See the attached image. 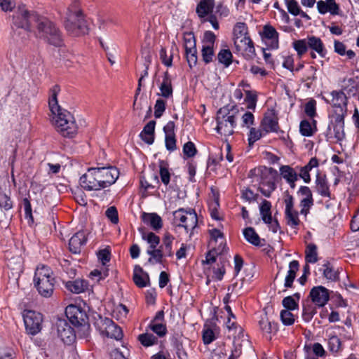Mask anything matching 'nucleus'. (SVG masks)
I'll use <instances>...</instances> for the list:
<instances>
[{"label":"nucleus","mask_w":359,"mask_h":359,"mask_svg":"<svg viewBox=\"0 0 359 359\" xmlns=\"http://www.w3.org/2000/svg\"><path fill=\"white\" fill-rule=\"evenodd\" d=\"M273 172H276L271 168L260 166L250 170L248 174L252 182L258 186L261 193L266 197H269L276 188Z\"/></svg>","instance_id":"obj_6"},{"label":"nucleus","mask_w":359,"mask_h":359,"mask_svg":"<svg viewBox=\"0 0 359 359\" xmlns=\"http://www.w3.org/2000/svg\"><path fill=\"white\" fill-rule=\"evenodd\" d=\"M215 34L211 31H206L203 35L202 46H215Z\"/></svg>","instance_id":"obj_61"},{"label":"nucleus","mask_w":359,"mask_h":359,"mask_svg":"<svg viewBox=\"0 0 359 359\" xmlns=\"http://www.w3.org/2000/svg\"><path fill=\"white\" fill-rule=\"evenodd\" d=\"M129 356V351L125 346H122L121 348H114L110 352V357L112 359H127Z\"/></svg>","instance_id":"obj_54"},{"label":"nucleus","mask_w":359,"mask_h":359,"mask_svg":"<svg viewBox=\"0 0 359 359\" xmlns=\"http://www.w3.org/2000/svg\"><path fill=\"white\" fill-rule=\"evenodd\" d=\"M143 222L149 226L154 231H158L163 227L161 217L156 213L144 212L142 215Z\"/></svg>","instance_id":"obj_26"},{"label":"nucleus","mask_w":359,"mask_h":359,"mask_svg":"<svg viewBox=\"0 0 359 359\" xmlns=\"http://www.w3.org/2000/svg\"><path fill=\"white\" fill-rule=\"evenodd\" d=\"M22 316L26 330L29 334L35 335L41 331L43 318L40 313L27 310L23 312Z\"/></svg>","instance_id":"obj_13"},{"label":"nucleus","mask_w":359,"mask_h":359,"mask_svg":"<svg viewBox=\"0 0 359 359\" xmlns=\"http://www.w3.org/2000/svg\"><path fill=\"white\" fill-rule=\"evenodd\" d=\"M13 25L25 32L22 37L26 40L32 28L36 25L39 37L44 38L50 43L59 46L62 43L60 32L55 25L45 18H40L36 12L29 11L25 6H19L13 17Z\"/></svg>","instance_id":"obj_1"},{"label":"nucleus","mask_w":359,"mask_h":359,"mask_svg":"<svg viewBox=\"0 0 359 359\" xmlns=\"http://www.w3.org/2000/svg\"><path fill=\"white\" fill-rule=\"evenodd\" d=\"M234 45L236 51L245 58H250L255 54V47L250 37L235 40Z\"/></svg>","instance_id":"obj_21"},{"label":"nucleus","mask_w":359,"mask_h":359,"mask_svg":"<svg viewBox=\"0 0 359 359\" xmlns=\"http://www.w3.org/2000/svg\"><path fill=\"white\" fill-rule=\"evenodd\" d=\"M8 266L16 273L22 271V259L20 257H13L8 260Z\"/></svg>","instance_id":"obj_58"},{"label":"nucleus","mask_w":359,"mask_h":359,"mask_svg":"<svg viewBox=\"0 0 359 359\" xmlns=\"http://www.w3.org/2000/svg\"><path fill=\"white\" fill-rule=\"evenodd\" d=\"M299 264L298 261L293 260L289 264V269L285 278L284 286L287 288L292 287L294 280L296 278L297 272L299 270Z\"/></svg>","instance_id":"obj_33"},{"label":"nucleus","mask_w":359,"mask_h":359,"mask_svg":"<svg viewBox=\"0 0 359 359\" xmlns=\"http://www.w3.org/2000/svg\"><path fill=\"white\" fill-rule=\"evenodd\" d=\"M34 283L42 297H50L53 293L55 284L51 269L45 265L39 266L35 271Z\"/></svg>","instance_id":"obj_8"},{"label":"nucleus","mask_w":359,"mask_h":359,"mask_svg":"<svg viewBox=\"0 0 359 359\" xmlns=\"http://www.w3.org/2000/svg\"><path fill=\"white\" fill-rule=\"evenodd\" d=\"M259 326L263 334L269 339H271L272 334L277 332L276 324L271 322L266 313L261 315L259 320Z\"/></svg>","instance_id":"obj_24"},{"label":"nucleus","mask_w":359,"mask_h":359,"mask_svg":"<svg viewBox=\"0 0 359 359\" xmlns=\"http://www.w3.org/2000/svg\"><path fill=\"white\" fill-rule=\"evenodd\" d=\"M273 172H276L271 168L260 166L250 170L248 174L252 182L258 186L261 193L266 197H269L276 188Z\"/></svg>","instance_id":"obj_4"},{"label":"nucleus","mask_w":359,"mask_h":359,"mask_svg":"<svg viewBox=\"0 0 359 359\" xmlns=\"http://www.w3.org/2000/svg\"><path fill=\"white\" fill-rule=\"evenodd\" d=\"M166 102L163 99H158L154 105V116L160 118L165 110Z\"/></svg>","instance_id":"obj_60"},{"label":"nucleus","mask_w":359,"mask_h":359,"mask_svg":"<svg viewBox=\"0 0 359 359\" xmlns=\"http://www.w3.org/2000/svg\"><path fill=\"white\" fill-rule=\"evenodd\" d=\"M118 176L114 167L90 168L80 177L79 184L86 191H99L114 184Z\"/></svg>","instance_id":"obj_3"},{"label":"nucleus","mask_w":359,"mask_h":359,"mask_svg":"<svg viewBox=\"0 0 359 359\" xmlns=\"http://www.w3.org/2000/svg\"><path fill=\"white\" fill-rule=\"evenodd\" d=\"M225 326L228 330L229 337H233L234 339H236L243 336V328L236 323V318L233 319L231 316L227 317Z\"/></svg>","instance_id":"obj_27"},{"label":"nucleus","mask_w":359,"mask_h":359,"mask_svg":"<svg viewBox=\"0 0 359 359\" xmlns=\"http://www.w3.org/2000/svg\"><path fill=\"white\" fill-rule=\"evenodd\" d=\"M149 327L160 337H164L167 333L166 325L162 323L151 322Z\"/></svg>","instance_id":"obj_51"},{"label":"nucleus","mask_w":359,"mask_h":359,"mask_svg":"<svg viewBox=\"0 0 359 359\" xmlns=\"http://www.w3.org/2000/svg\"><path fill=\"white\" fill-rule=\"evenodd\" d=\"M280 317L283 324L286 326L292 325L295 321V316L292 313V311L282 310Z\"/></svg>","instance_id":"obj_52"},{"label":"nucleus","mask_w":359,"mask_h":359,"mask_svg":"<svg viewBox=\"0 0 359 359\" xmlns=\"http://www.w3.org/2000/svg\"><path fill=\"white\" fill-rule=\"evenodd\" d=\"M280 176L286 181H292V179H299V175L295 169L290 165H281L279 168Z\"/></svg>","instance_id":"obj_39"},{"label":"nucleus","mask_w":359,"mask_h":359,"mask_svg":"<svg viewBox=\"0 0 359 359\" xmlns=\"http://www.w3.org/2000/svg\"><path fill=\"white\" fill-rule=\"evenodd\" d=\"M147 254L149 255L148 262L151 264L162 263L163 257L165 256L161 248L147 249Z\"/></svg>","instance_id":"obj_41"},{"label":"nucleus","mask_w":359,"mask_h":359,"mask_svg":"<svg viewBox=\"0 0 359 359\" xmlns=\"http://www.w3.org/2000/svg\"><path fill=\"white\" fill-rule=\"evenodd\" d=\"M58 337L65 344H72L75 338V332L69 323L64 319H59L56 323Z\"/></svg>","instance_id":"obj_18"},{"label":"nucleus","mask_w":359,"mask_h":359,"mask_svg":"<svg viewBox=\"0 0 359 359\" xmlns=\"http://www.w3.org/2000/svg\"><path fill=\"white\" fill-rule=\"evenodd\" d=\"M60 90V87L57 85L50 90L48 106L50 111V122L62 137L73 138L78 133L79 126L74 115L59 105L57 95Z\"/></svg>","instance_id":"obj_2"},{"label":"nucleus","mask_w":359,"mask_h":359,"mask_svg":"<svg viewBox=\"0 0 359 359\" xmlns=\"http://www.w3.org/2000/svg\"><path fill=\"white\" fill-rule=\"evenodd\" d=\"M215 332L212 327L205 325L203 330V340L204 344H209L215 339Z\"/></svg>","instance_id":"obj_53"},{"label":"nucleus","mask_w":359,"mask_h":359,"mask_svg":"<svg viewBox=\"0 0 359 359\" xmlns=\"http://www.w3.org/2000/svg\"><path fill=\"white\" fill-rule=\"evenodd\" d=\"M160 93L159 95L162 96L163 98L169 99L172 97V86L171 79L168 76V74L166 72L163 76L162 83L159 86Z\"/></svg>","instance_id":"obj_32"},{"label":"nucleus","mask_w":359,"mask_h":359,"mask_svg":"<svg viewBox=\"0 0 359 359\" xmlns=\"http://www.w3.org/2000/svg\"><path fill=\"white\" fill-rule=\"evenodd\" d=\"M315 182L316 191L321 196L331 198L330 187L325 175L318 174Z\"/></svg>","instance_id":"obj_28"},{"label":"nucleus","mask_w":359,"mask_h":359,"mask_svg":"<svg viewBox=\"0 0 359 359\" xmlns=\"http://www.w3.org/2000/svg\"><path fill=\"white\" fill-rule=\"evenodd\" d=\"M184 41L185 51L196 49L195 37L192 33L184 34Z\"/></svg>","instance_id":"obj_57"},{"label":"nucleus","mask_w":359,"mask_h":359,"mask_svg":"<svg viewBox=\"0 0 359 359\" xmlns=\"http://www.w3.org/2000/svg\"><path fill=\"white\" fill-rule=\"evenodd\" d=\"M65 287L70 292L75 294H79L83 292L88 289V283L85 280L76 279L74 280L67 282Z\"/></svg>","instance_id":"obj_30"},{"label":"nucleus","mask_w":359,"mask_h":359,"mask_svg":"<svg viewBox=\"0 0 359 359\" xmlns=\"http://www.w3.org/2000/svg\"><path fill=\"white\" fill-rule=\"evenodd\" d=\"M262 136V132L255 128H251L248 135V142L250 144H252L259 140Z\"/></svg>","instance_id":"obj_64"},{"label":"nucleus","mask_w":359,"mask_h":359,"mask_svg":"<svg viewBox=\"0 0 359 359\" xmlns=\"http://www.w3.org/2000/svg\"><path fill=\"white\" fill-rule=\"evenodd\" d=\"M262 39L268 48L276 50L279 47V34L271 25H265L262 32Z\"/></svg>","instance_id":"obj_19"},{"label":"nucleus","mask_w":359,"mask_h":359,"mask_svg":"<svg viewBox=\"0 0 359 359\" xmlns=\"http://www.w3.org/2000/svg\"><path fill=\"white\" fill-rule=\"evenodd\" d=\"M175 238L172 235L169 233H165L163 238V244L159 248L163 250L165 257L173 256V252L172 250V245Z\"/></svg>","instance_id":"obj_36"},{"label":"nucleus","mask_w":359,"mask_h":359,"mask_svg":"<svg viewBox=\"0 0 359 359\" xmlns=\"http://www.w3.org/2000/svg\"><path fill=\"white\" fill-rule=\"evenodd\" d=\"M260 127L265 133L278 132V118L275 109H270L265 112Z\"/></svg>","instance_id":"obj_17"},{"label":"nucleus","mask_w":359,"mask_h":359,"mask_svg":"<svg viewBox=\"0 0 359 359\" xmlns=\"http://www.w3.org/2000/svg\"><path fill=\"white\" fill-rule=\"evenodd\" d=\"M316 71L315 67L310 66L304 72L303 81L306 82V86L309 88H311L313 82L316 80Z\"/></svg>","instance_id":"obj_47"},{"label":"nucleus","mask_w":359,"mask_h":359,"mask_svg":"<svg viewBox=\"0 0 359 359\" xmlns=\"http://www.w3.org/2000/svg\"><path fill=\"white\" fill-rule=\"evenodd\" d=\"M186 57L187 60L189 64V66L192 68L193 67L196 66L198 61L197 57V50H186Z\"/></svg>","instance_id":"obj_62"},{"label":"nucleus","mask_w":359,"mask_h":359,"mask_svg":"<svg viewBox=\"0 0 359 359\" xmlns=\"http://www.w3.org/2000/svg\"><path fill=\"white\" fill-rule=\"evenodd\" d=\"M128 312L129 311L128 308L125 305L121 304L115 307L113 311L112 316L117 320L123 322L126 320Z\"/></svg>","instance_id":"obj_45"},{"label":"nucleus","mask_w":359,"mask_h":359,"mask_svg":"<svg viewBox=\"0 0 359 359\" xmlns=\"http://www.w3.org/2000/svg\"><path fill=\"white\" fill-rule=\"evenodd\" d=\"M138 340L142 346L146 347L151 346L156 344L158 341L157 338L151 333H144L140 334L138 337Z\"/></svg>","instance_id":"obj_49"},{"label":"nucleus","mask_w":359,"mask_h":359,"mask_svg":"<svg viewBox=\"0 0 359 359\" xmlns=\"http://www.w3.org/2000/svg\"><path fill=\"white\" fill-rule=\"evenodd\" d=\"M299 299V293H295L292 296L286 297L282 301L283 306L285 308V310L294 311L298 309Z\"/></svg>","instance_id":"obj_37"},{"label":"nucleus","mask_w":359,"mask_h":359,"mask_svg":"<svg viewBox=\"0 0 359 359\" xmlns=\"http://www.w3.org/2000/svg\"><path fill=\"white\" fill-rule=\"evenodd\" d=\"M155 125L154 121H150L146 124L140 134L142 140L148 144H153L154 141Z\"/></svg>","instance_id":"obj_29"},{"label":"nucleus","mask_w":359,"mask_h":359,"mask_svg":"<svg viewBox=\"0 0 359 359\" xmlns=\"http://www.w3.org/2000/svg\"><path fill=\"white\" fill-rule=\"evenodd\" d=\"M97 258L102 263V267L98 269H94L90 273L91 278H96L97 281L104 279L109 275V269L106 266L107 264L110 260V252L107 249H103L98 252Z\"/></svg>","instance_id":"obj_16"},{"label":"nucleus","mask_w":359,"mask_h":359,"mask_svg":"<svg viewBox=\"0 0 359 359\" xmlns=\"http://www.w3.org/2000/svg\"><path fill=\"white\" fill-rule=\"evenodd\" d=\"M86 234L83 231H79L76 233L69 240V250L74 254L79 253L81 252V247L86 243Z\"/></svg>","instance_id":"obj_25"},{"label":"nucleus","mask_w":359,"mask_h":359,"mask_svg":"<svg viewBox=\"0 0 359 359\" xmlns=\"http://www.w3.org/2000/svg\"><path fill=\"white\" fill-rule=\"evenodd\" d=\"M215 7V0H201L197 6L196 13L202 18L210 15Z\"/></svg>","instance_id":"obj_31"},{"label":"nucleus","mask_w":359,"mask_h":359,"mask_svg":"<svg viewBox=\"0 0 359 359\" xmlns=\"http://www.w3.org/2000/svg\"><path fill=\"white\" fill-rule=\"evenodd\" d=\"M197 222V215L193 209L180 208L173 212V224L184 228L187 233L191 234Z\"/></svg>","instance_id":"obj_9"},{"label":"nucleus","mask_w":359,"mask_h":359,"mask_svg":"<svg viewBox=\"0 0 359 359\" xmlns=\"http://www.w3.org/2000/svg\"><path fill=\"white\" fill-rule=\"evenodd\" d=\"M65 314L69 322L75 326L81 325L86 321V313L77 306L73 304L67 306Z\"/></svg>","instance_id":"obj_20"},{"label":"nucleus","mask_w":359,"mask_h":359,"mask_svg":"<svg viewBox=\"0 0 359 359\" xmlns=\"http://www.w3.org/2000/svg\"><path fill=\"white\" fill-rule=\"evenodd\" d=\"M95 326L102 334L106 335L108 337L116 340H120L123 337V332L121 327L108 318H102L100 323Z\"/></svg>","instance_id":"obj_15"},{"label":"nucleus","mask_w":359,"mask_h":359,"mask_svg":"<svg viewBox=\"0 0 359 359\" xmlns=\"http://www.w3.org/2000/svg\"><path fill=\"white\" fill-rule=\"evenodd\" d=\"M65 25L67 31L72 36L86 34L88 32L86 22L80 11H69Z\"/></svg>","instance_id":"obj_11"},{"label":"nucleus","mask_w":359,"mask_h":359,"mask_svg":"<svg viewBox=\"0 0 359 359\" xmlns=\"http://www.w3.org/2000/svg\"><path fill=\"white\" fill-rule=\"evenodd\" d=\"M271 204L269 201L264 200L259 207V212L262 216V220L265 223L271 222Z\"/></svg>","instance_id":"obj_43"},{"label":"nucleus","mask_w":359,"mask_h":359,"mask_svg":"<svg viewBox=\"0 0 359 359\" xmlns=\"http://www.w3.org/2000/svg\"><path fill=\"white\" fill-rule=\"evenodd\" d=\"M133 280L135 283L140 287H146L149 281V276L144 273L140 267H136L134 271Z\"/></svg>","instance_id":"obj_38"},{"label":"nucleus","mask_w":359,"mask_h":359,"mask_svg":"<svg viewBox=\"0 0 359 359\" xmlns=\"http://www.w3.org/2000/svg\"><path fill=\"white\" fill-rule=\"evenodd\" d=\"M141 236L142 240L145 241L149 244L148 249H154L160 243V238L153 232L141 231Z\"/></svg>","instance_id":"obj_40"},{"label":"nucleus","mask_w":359,"mask_h":359,"mask_svg":"<svg viewBox=\"0 0 359 359\" xmlns=\"http://www.w3.org/2000/svg\"><path fill=\"white\" fill-rule=\"evenodd\" d=\"M331 104L334 109L336 120L341 121L344 119L347 111V97L342 91L334 90L331 93Z\"/></svg>","instance_id":"obj_14"},{"label":"nucleus","mask_w":359,"mask_h":359,"mask_svg":"<svg viewBox=\"0 0 359 359\" xmlns=\"http://www.w3.org/2000/svg\"><path fill=\"white\" fill-rule=\"evenodd\" d=\"M328 348L332 353H337L341 349V342L340 339L334 335L328 339Z\"/></svg>","instance_id":"obj_56"},{"label":"nucleus","mask_w":359,"mask_h":359,"mask_svg":"<svg viewBox=\"0 0 359 359\" xmlns=\"http://www.w3.org/2000/svg\"><path fill=\"white\" fill-rule=\"evenodd\" d=\"M273 172H276L271 168L260 166L250 170L248 174L252 182L258 186L261 193L266 197H269L276 188Z\"/></svg>","instance_id":"obj_5"},{"label":"nucleus","mask_w":359,"mask_h":359,"mask_svg":"<svg viewBox=\"0 0 359 359\" xmlns=\"http://www.w3.org/2000/svg\"><path fill=\"white\" fill-rule=\"evenodd\" d=\"M306 261L309 263H316L318 261L317 248L314 244H309L306 250Z\"/></svg>","instance_id":"obj_50"},{"label":"nucleus","mask_w":359,"mask_h":359,"mask_svg":"<svg viewBox=\"0 0 359 359\" xmlns=\"http://www.w3.org/2000/svg\"><path fill=\"white\" fill-rule=\"evenodd\" d=\"M214 47L215 46H202L201 54L205 63L208 64L212 61V58L215 55Z\"/></svg>","instance_id":"obj_55"},{"label":"nucleus","mask_w":359,"mask_h":359,"mask_svg":"<svg viewBox=\"0 0 359 359\" xmlns=\"http://www.w3.org/2000/svg\"><path fill=\"white\" fill-rule=\"evenodd\" d=\"M313 205V198H302L300 201V213L306 216L309 213L310 208Z\"/></svg>","instance_id":"obj_59"},{"label":"nucleus","mask_w":359,"mask_h":359,"mask_svg":"<svg viewBox=\"0 0 359 359\" xmlns=\"http://www.w3.org/2000/svg\"><path fill=\"white\" fill-rule=\"evenodd\" d=\"M316 7L319 13L325 15L330 13L332 15H339L341 10L335 0H320L316 3Z\"/></svg>","instance_id":"obj_22"},{"label":"nucleus","mask_w":359,"mask_h":359,"mask_svg":"<svg viewBox=\"0 0 359 359\" xmlns=\"http://www.w3.org/2000/svg\"><path fill=\"white\" fill-rule=\"evenodd\" d=\"M283 203L285 204V219L286 224L292 229L296 230L301 224L299 218V212L294 208V198L289 194L285 191L283 194Z\"/></svg>","instance_id":"obj_12"},{"label":"nucleus","mask_w":359,"mask_h":359,"mask_svg":"<svg viewBox=\"0 0 359 359\" xmlns=\"http://www.w3.org/2000/svg\"><path fill=\"white\" fill-rule=\"evenodd\" d=\"M316 130L315 121H313V123H311L307 120H303L301 121L299 125V131L303 136L310 137L313 135Z\"/></svg>","instance_id":"obj_42"},{"label":"nucleus","mask_w":359,"mask_h":359,"mask_svg":"<svg viewBox=\"0 0 359 359\" xmlns=\"http://www.w3.org/2000/svg\"><path fill=\"white\" fill-rule=\"evenodd\" d=\"M310 297L316 305L323 306L329 300V291L323 286L314 287L310 292Z\"/></svg>","instance_id":"obj_23"},{"label":"nucleus","mask_w":359,"mask_h":359,"mask_svg":"<svg viewBox=\"0 0 359 359\" xmlns=\"http://www.w3.org/2000/svg\"><path fill=\"white\" fill-rule=\"evenodd\" d=\"M216 130L224 137L230 136L233 133L236 126L235 116L226 107L221 108L217 114Z\"/></svg>","instance_id":"obj_10"},{"label":"nucleus","mask_w":359,"mask_h":359,"mask_svg":"<svg viewBox=\"0 0 359 359\" xmlns=\"http://www.w3.org/2000/svg\"><path fill=\"white\" fill-rule=\"evenodd\" d=\"M243 234L245 239L250 243L255 246H260L261 239L252 227H247L243 229Z\"/></svg>","instance_id":"obj_35"},{"label":"nucleus","mask_w":359,"mask_h":359,"mask_svg":"<svg viewBox=\"0 0 359 359\" xmlns=\"http://www.w3.org/2000/svg\"><path fill=\"white\" fill-rule=\"evenodd\" d=\"M299 57H302L309 50L312 59L316 58V54L323 58L327 55V49L320 38L316 36H308L303 39L295 40L292 43Z\"/></svg>","instance_id":"obj_7"},{"label":"nucleus","mask_w":359,"mask_h":359,"mask_svg":"<svg viewBox=\"0 0 359 359\" xmlns=\"http://www.w3.org/2000/svg\"><path fill=\"white\" fill-rule=\"evenodd\" d=\"M248 28L245 23L238 22L233 28L234 41L248 37L247 36Z\"/></svg>","instance_id":"obj_48"},{"label":"nucleus","mask_w":359,"mask_h":359,"mask_svg":"<svg viewBox=\"0 0 359 359\" xmlns=\"http://www.w3.org/2000/svg\"><path fill=\"white\" fill-rule=\"evenodd\" d=\"M288 12L294 15H299L303 18L310 19L309 16L304 12L299 4L294 0H285Z\"/></svg>","instance_id":"obj_34"},{"label":"nucleus","mask_w":359,"mask_h":359,"mask_svg":"<svg viewBox=\"0 0 359 359\" xmlns=\"http://www.w3.org/2000/svg\"><path fill=\"white\" fill-rule=\"evenodd\" d=\"M323 275L329 280L336 281L339 278L338 270L334 269L330 262H326L323 265Z\"/></svg>","instance_id":"obj_44"},{"label":"nucleus","mask_w":359,"mask_h":359,"mask_svg":"<svg viewBox=\"0 0 359 359\" xmlns=\"http://www.w3.org/2000/svg\"><path fill=\"white\" fill-rule=\"evenodd\" d=\"M232 57V53L228 49L221 50L217 55L219 62L222 64L225 67H228L231 64Z\"/></svg>","instance_id":"obj_46"},{"label":"nucleus","mask_w":359,"mask_h":359,"mask_svg":"<svg viewBox=\"0 0 359 359\" xmlns=\"http://www.w3.org/2000/svg\"><path fill=\"white\" fill-rule=\"evenodd\" d=\"M316 102L314 100H309L306 104L304 108V111L306 114L311 117L313 118L316 115Z\"/></svg>","instance_id":"obj_63"}]
</instances>
